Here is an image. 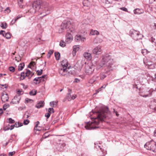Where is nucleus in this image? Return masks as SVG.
Segmentation results:
<instances>
[{
  "label": "nucleus",
  "instance_id": "nucleus-1",
  "mask_svg": "<svg viewBox=\"0 0 156 156\" xmlns=\"http://www.w3.org/2000/svg\"><path fill=\"white\" fill-rule=\"evenodd\" d=\"M91 115H93L92 117L91 118L92 121L90 123H88L87 125L85 126L87 129H94L99 128L100 127L98 125L102 121H104V119L110 116V112L107 107H104L98 112L92 111Z\"/></svg>",
  "mask_w": 156,
  "mask_h": 156
},
{
  "label": "nucleus",
  "instance_id": "nucleus-2",
  "mask_svg": "<svg viewBox=\"0 0 156 156\" xmlns=\"http://www.w3.org/2000/svg\"><path fill=\"white\" fill-rule=\"evenodd\" d=\"M67 30V33L66 35V42L68 44L71 42L73 37L72 34L69 32L70 31L73 32L74 31V27L73 24L69 21H64L62 23L60 29L59 30V32H62L64 30Z\"/></svg>",
  "mask_w": 156,
  "mask_h": 156
},
{
  "label": "nucleus",
  "instance_id": "nucleus-3",
  "mask_svg": "<svg viewBox=\"0 0 156 156\" xmlns=\"http://www.w3.org/2000/svg\"><path fill=\"white\" fill-rule=\"evenodd\" d=\"M115 62L113 57L106 54L104 56L99 65L97 66V69H99L101 68L106 67L107 71H112V66Z\"/></svg>",
  "mask_w": 156,
  "mask_h": 156
},
{
  "label": "nucleus",
  "instance_id": "nucleus-4",
  "mask_svg": "<svg viewBox=\"0 0 156 156\" xmlns=\"http://www.w3.org/2000/svg\"><path fill=\"white\" fill-rule=\"evenodd\" d=\"M48 4L47 3H42L39 1H36L34 2L32 4V7L39 11L40 14H44L43 16L49 14L50 12L48 7Z\"/></svg>",
  "mask_w": 156,
  "mask_h": 156
},
{
  "label": "nucleus",
  "instance_id": "nucleus-5",
  "mask_svg": "<svg viewBox=\"0 0 156 156\" xmlns=\"http://www.w3.org/2000/svg\"><path fill=\"white\" fill-rule=\"evenodd\" d=\"M68 62L66 59L63 60L62 62V68L59 70V72L62 76H68L69 74H71L69 70V67H68Z\"/></svg>",
  "mask_w": 156,
  "mask_h": 156
},
{
  "label": "nucleus",
  "instance_id": "nucleus-6",
  "mask_svg": "<svg viewBox=\"0 0 156 156\" xmlns=\"http://www.w3.org/2000/svg\"><path fill=\"white\" fill-rule=\"evenodd\" d=\"M144 147L147 149L153 151L156 154V143L154 140H151L147 142Z\"/></svg>",
  "mask_w": 156,
  "mask_h": 156
},
{
  "label": "nucleus",
  "instance_id": "nucleus-7",
  "mask_svg": "<svg viewBox=\"0 0 156 156\" xmlns=\"http://www.w3.org/2000/svg\"><path fill=\"white\" fill-rule=\"evenodd\" d=\"M129 33L130 36L135 41L141 39L143 37V35L139 32L134 30H130Z\"/></svg>",
  "mask_w": 156,
  "mask_h": 156
},
{
  "label": "nucleus",
  "instance_id": "nucleus-8",
  "mask_svg": "<svg viewBox=\"0 0 156 156\" xmlns=\"http://www.w3.org/2000/svg\"><path fill=\"white\" fill-rule=\"evenodd\" d=\"M152 86L153 87L148 91V93H146L145 94L141 96L144 97L146 98L147 97L150 96L153 91H156V83L154 82L153 83Z\"/></svg>",
  "mask_w": 156,
  "mask_h": 156
},
{
  "label": "nucleus",
  "instance_id": "nucleus-9",
  "mask_svg": "<svg viewBox=\"0 0 156 156\" xmlns=\"http://www.w3.org/2000/svg\"><path fill=\"white\" fill-rule=\"evenodd\" d=\"M20 99L21 97L19 95H16L12 99V101L10 102V104H18L19 103Z\"/></svg>",
  "mask_w": 156,
  "mask_h": 156
},
{
  "label": "nucleus",
  "instance_id": "nucleus-10",
  "mask_svg": "<svg viewBox=\"0 0 156 156\" xmlns=\"http://www.w3.org/2000/svg\"><path fill=\"white\" fill-rule=\"evenodd\" d=\"M94 70V69L93 66H89L86 67L85 72L87 74L90 75L92 73Z\"/></svg>",
  "mask_w": 156,
  "mask_h": 156
},
{
  "label": "nucleus",
  "instance_id": "nucleus-11",
  "mask_svg": "<svg viewBox=\"0 0 156 156\" xmlns=\"http://www.w3.org/2000/svg\"><path fill=\"white\" fill-rule=\"evenodd\" d=\"M102 49L100 46H98L94 48L93 50L94 54H99L101 53Z\"/></svg>",
  "mask_w": 156,
  "mask_h": 156
},
{
  "label": "nucleus",
  "instance_id": "nucleus-12",
  "mask_svg": "<svg viewBox=\"0 0 156 156\" xmlns=\"http://www.w3.org/2000/svg\"><path fill=\"white\" fill-rule=\"evenodd\" d=\"M95 146V147L96 148H100V150H101V152H102V154H99V156H104L106 154V153L105 151L101 147L100 145H98V143L96 144L95 143L94 144Z\"/></svg>",
  "mask_w": 156,
  "mask_h": 156
},
{
  "label": "nucleus",
  "instance_id": "nucleus-13",
  "mask_svg": "<svg viewBox=\"0 0 156 156\" xmlns=\"http://www.w3.org/2000/svg\"><path fill=\"white\" fill-rule=\"evenodd\" d=\"M83 56L86 59L90 60L92 59V56L90 53L85 52L83 54Z\"/></svg>",
  "mask_w": 156,
  "mask_h": 156
},
{
  "label": "nucleus",
  "instance_id": "nucleus-14",
  "mask_svg": "<svg viewBox=\"0 0 156 156\" xmlns=\"http://www.w3.org/2000/svg\"><path fill=\"white\" fill-rule=\"evenodd\" d=\"M1 99L3 102H5L8 101L9 96L7 94H3L1 97Z\"/></svg>",
  "mask_w": 156,
  "mask_h": 156
},
{
  "label": "nucleus",
  "instance_id": "nucleus-15",
  "mask_svg": "<svg viewBox=\"0 0 156 156\" xmlns=\"http://www.w3.org/2000/svg\"><path fill=\"white\" fill-rule=\"evenodd\" d=\"M151 105L150 106V108L152 109H154V111L156 112V99H154L151 101Z\"/></svg>",
  "mask_w": 156,
  "mask_h": 156
},
{
  "label": "nucleus",
  "instance_id": "nucleus-16",
  "mask_svg": "<svg viewBox=\"0 0 156 156\" xmlns=\"http://www.w3.org/2000/svg\"><path fill=\"white\" fill-rule=\"evenodd\" d=\"M25 74L26 76L28 77L29 79H30L34 75V73L31 72L29 69H27Z\"/></svg>",
  "mask_w": 156,
  "mask_h": 156
},
{
  "label": "nucleus",
  "instance_id": "nucleus-17",
  "mask_svg": "<svg viewBox=\"0 0 156 156\" xmlns=\"http://www.w3.org/2000/svg\"><path fill=\"white\" fill-rule=\"evenodd\" d=\"M133 12L135 14H140L144 12L143 9L138 8L134 10Z\"/></svg>",
  "mask_w": 156,
  "mask_h": 156
},
{
  "label": "nucleus",
  "instance_id": "nucleus-18",
  "mask_svg": "<svg viewBox=\"0 0 156 156\" xmlns=\"http://www.w3.org/2000/svg\"><path fill=\"white\" fill-rule=\"evenodd\" d=\"M44 106V102L43 101H40L36 105V107L38 108H40L43 107Z\"/></svg>",
  "mask_w": 156,
  "mask_h": 156
},
{
  "label": "nucleus",
  "instance_id": "nucleus-19",
  "mask_svg": "<svg viewBox=\"0 0 156 156\" xmlns=\"http://www.w3.org/2000/svg\"><path fill=\"white\" fill-rule=\"evenodd\" d=\"M109 71H107V70L105 72V73H101L100 74V79L101 80H103L106 77V75H105V73H107L108 72H109Z\"/></svg>",
  "mask_w": 156,
  "mask_h": 156
},
{
  "label": "nucleus",
  "instance_id": "nucleus-20",
  "mask_svg": "<svg viewBox=\"0 0 156 156\" xmlns=\"http://www.w3.org/2000/svg\"><path fill=\"white\" fill-rule=\"evenodd\" d=\"M41 78V77H36L34 79V81L38 82V83H37V82L35 83L36 84H38V83H40V82H42V80H41V79H40Z\"/></svg>",
  "mask_w": 156,
  "mask_h": 156
},
{
  "label": "nucleus",
  "instance_id": "nucleus-21",
  "mask_svg": "<svg viewBox=\"0 0 156 156\" xmlns=\"http://www.w3.org/2000/svg\"><path fill=\"white\" fill-rule=\"evenodd\" d=\"M90 33L93 35H98L99 34V32L96 30H91Z\"/></svg>",
  "mask_w": 156,
  "mask_h": 156
},
{
  "label": "nucleus",
  "instance_id": "nucleus-22",
  "mask_svg": "<svg viewBox=\"0 0 156 156\" xmlns=\"http://www.w3.org/2000/svg\"><path fill=\"white\" fill-rule=\"evenodd\" d=\"M81 36L79 35H76L75 37V40L76 42H79L80 40Z\"/></svg>",
  "mask_w": 156,
  "mask_h": 156
},
{
  "label": "nucleus",
  "instance_id": "nucleus-23",
  "mask_svg": "<svg viewBox=\"0 0 156 156\" xmlns=\"http://www.w3.org/2000/svg\"><path fill=\"white\" fill-rule=\"evenodd\" d=\"M37 92V90L34 89L30 92L29 94L31 96H34L36 94Z\"/></svg>",
  "mask_w": 156,
  "mask_h": 156
},
{
  "label": "nucleus",
  "instance_id": "nucleus-24",
  "mask_svg": "<svg viewBox=\"0 0 156 156\" xmlns=\"http://www.w3.org/2000/svg\"><path fill=\"white\" fill-rule=\"evenodd\" d=\"M24 65V64L23 62L20 63L19 66L18 70L19 71L22 70L23 68Z\"/></svg>",
  "mask_w": 156,
  "mask_h": 156
},
{
  "label": "nucleus",
  "instance_id": "nucleus-25",
  "mask_svg": "<svg viewBox=\"0 0 156 156\" xmlns=\"http://www.w3.org/2000/svg\"><path fill=\"white\" fill-rule=\"evenodd\" d=\"M55 55L57 60H58L60 58V54L58 52H55Z\"/></svg>",
  "mask_w": 156,
  "mask_h": 156
},
{
  "label": "nucleus",
  "instance_id": "nucleus-26",
  "mask_svg": "<svg viewBox=\"0 0 156 156\" xmlns=\"http://www.w3.org/2000/svg\"><path fill=\"white\" fill-rule=\"evenodd\" d=\"M66 42L62 40L60 42L59 45L60 46L62 47H64L66 46Z\"/></svg>",
  "mask_w": 156,
  "mask_h": 156
},
{
  "label": "nucleus",
  "instance_id": "nucleus-27",
  "mask_svg": "<svg viewBox=\"0 0 156 156\" xmlns=\"http://www.w3.org/2000/svg\"><path fill=\"white\" fill-rule=\"evenodd\" d=\"M0 26L3 29H5L7 27V24L5 23H2L1 24Z\"/></svg>",
  "mask_w": 156,
  "mask_h": 156
},
{
  "label": "nucleus",
  "instance_id": "nucleus-28",
  "mask_svg": "<svg viewBox=\"0 0 156 156\" xmlns=\"http://www.w3.org/2000/svg\"><path fill=\"white\" fill-rule=\"evenodd\" d=\"M57 102L56 101H51L50 102V105L51 106L54 107L55 105H56Z\"/></svg>",
  "mask_w": 156,
  "mask_h": 156
},
{
  "label": "nucleus",
  "instance_id": "nucleus-29",
  "mask_svg": "<svg viewBox=\"0 0 156 156\" xmlns=\"http://www.w3.org/2000/svg\"><path fill=\"white\" fill-rule=\"evenodd\" d=\"M37 11H38L33 7L30 10V12L33 14L35 13Z\"/></svg>",
  "mask_w": 156,
  "mask_h": 156
},
{
  "label": "nucleus",
  "instance_id": "nucleus-30",
  "mask_svg": "<svg viewBox=\"0 0 156 156\" xmlns=\"http://www.w3.org/2000/svg\"><path fill=\"white\" fill-rule=\"evenodd\" d=\"M26 76L25 73L24 72H22L20 75V79L23 80L25 79Z\"/></svg>",
  "mask_w": 156,
  "mask_h": 156
},
{
  "label": "nucleus",
  "instance_id": "nucleus-31",
  "mask_svg": "<svg viewBox=\"0 0 156 156\" xmlns=\"http://www.w3.org/2000/svg\"><path fill=\"white\" fill-rule=\"evenodd\" d=\"M53 50H49V51L48 52V54L47 55V58H49L50 57L51 55H52L53 54Z\"/></svg>",
  "mask_w": 156,
  "mask_h": 156
},
{
  "label": "nucleus",
  "instance_id": "nucleus-32",
  "mask_svg": "<svg viewBox=\"0 0 156 156\" xmlns=\"http://www.w3.org/2000/svg\"><path fill=\"white\" fill-rule=\"evenodd\" d=\"M89 3L88 0H83V3L84 6H87Z\"/></svg>",
  "mask_w": 156,
  "mask_h": 156
},
{
  "label": "nucleus",
  "instance_id": "nucleus-33",
  "mask_svg": "<svg viewBox=\"0 0 156 156\" xmlns=\"http://www.w3.org/2000/svg\"><path fill=\"white\" fill-rule=\"evenodd\" d=\"M15 127H19L21 126H23V124L22 123H20L19 122H18L17 123H16L14 125Z\"/></svg>",
  "mask_w": 156,
  "mask_h": 156
},
{
  "label": "nucleus",
  "instance_id": "nucleus-34",
  "mask_svg": "<svg viewBox=\"0 0 156 156\" xmlns=\"http://www.w3.org/2000/svg\"><path fill=\"white\" fill-rule=\"evenodd\" d=\"M35 65V63L34 62H32L30 63L29 65L28 66V67L31 68V66H33L34 67Z\"/></svg>",
  "mask_w": 156,
  "mask_h": 156
},
{
  "label": "nucleus",
  "instance_id": "nucleus-35",
  "mask_svg": "<svg viewBox=\"0 0 156 156\" xmlns=\"http://www.w3.org/2000/svg\"><path fill=\"white\" fill-rule=\"evenodd\" d=\"M73 51H76L79 49V47L78 45H75L73 46Z\"/></svg>",
  "mask_w": 156,
  "mask_h": 156
},
{
  "label": "nucleus",
  "instance_id": "nucleus-36",
  "mask_svg": "<svg viewBox=\"0 0 156 156\" xmlns=\"http://www.w3.org/2000/svg\"><path fill=\"white\" fill-rule=\"evenodd\" d=\"M48 113H50V114L53 113L54 112V109L52 108H49L48 110Z\"/></svg>",
  "mask_w": 156,
  "mask_h": 156
},
{
  "label": "nucleus",
  "instance_id": "nucleus-37",
  "mask_svg": "<svg viewBox=\"0 0 156 156\" xmlns=\"http://www.w3.org/2000/svg\"><path fill=\"white\" fill-rule=\"evenodd\" d=\"M41 77L40 79L42 80V79H43V81H44L47 78V75H43L41 77Z\"/></svg>",
  "mask_w": 156,
  "mask_h": 156
},
{
  "label": "nucleus",
  "instance_id": "nucleus-38",
  "mask_svg": "<svg viewBox=\"0 0 156 156\" xmlns=\"http://www.w3.org/2000/svg\"><path fill=\"white\" fill-rule=\"evenodd\" d=\"M5 37L6 39H9L11 37V35L9 33H7L5 34Z\"/></svg>",
  "mask_w": 156,
  "mask_h": 156
},
{
  "label": "nucleus",
  "instance_id": "nucleus-39",
  "mask_svg": "<svg viewBox=\"0 0 156 156\" xmlns=\"http://www.w3.org/2000/svg\"><path fill=\"white\" fill-rule=\"evenodd\" d=\"M23 92L22 89L19 90L17 91V94H18V95L20 96V95L23 94Z\"/></svg>",
  "mask_w": 156,
  "mask_h": 156
},
{
  "label": "nucleus",
  "instance_id": "nucleus-40",
  "mask_svg": "<svg viewBox=\"0 0 156 156\" xmlns=\"http://www.w3.org/2000/svg\"><path fill=\"white\" fill-rule=\"evenodd\" d=\"M33 102V100L32 99H29L28 98H26L25 99V103H28V102H30L31 103Z\"/></svg>",
  "mask_w": 156,
  "mask_h": 156
},
{
  "label": "nucleus",
  "instance_id": "nucleus-41",
  "mask_svg": "<svg viewBox=\"0 0 156 156\" xmlns=\"http://www.w3.org/2000/svg\"><path fill=\"white\" fill-rule=\"evenodd\" d=\"M141 53L144 55H145L147 53V50L146 49H143L141 51Z\"/></svg>",
  "mask_w": 156,
  "mask_h": 156
},
{
  "label": "nucleus",
  "instance_id": "nucleus-42",
  "mask_svg": "<svg viewBox=\"0 0 156 156\" xmlns=\"http://www.w3.org/2000/svg\"><path fill=\"white\" fill-rule=\"evenodd\" d=\"M15 122V121L12 119L11 118H9L8 119V122L9 123H13Z\"/></svg>",
  "mask_w": 156,
  "mask_h": 156
},
{
  "label": "nucleus",
  "instance_id": "nucleus-43",
  "mask_svg": "<svg viewBox=\"0 0 156 156\" xmlns=\"http://www.w3.org/2000/svg\"><path fill=\"white\" fill-rule=\"evenodd\" d=\"M148 67L149 69H153L155 68V65H152L150 64H148Z\"/></svg>",
  "mask_w": 156,
  "mask_h": 156
},
{
  "label": "nucleus",
  "instance_id": "nucleus-44",
  "mask_svg": "<svg viewBox=\"0 0 156 156\" xmlns=\"http://www.w3.org/2000/svg\"><path fill=\"white\" fill-rule=\"evenodd\" d=\"M9 70L10 71L13 72L15 70V68L13 66H10L9 68Z\"/></svg>",
  "mask_w": 156,
  "mask_h": 156
},
{
  "label": "nucleus",
  "instance_id": "nucleus-45",
  "mask_svg": "<svg viewBox=\"0 0 156 156\" xmlns=\"http://www.w3.org/2000/svg\"><path fill=\"white\" fill-rule=\"evenodd\" d=\"M66 98L69 101H70L71 100V96L70 93H69L66 96Z\"/></svg>",
  "mask_w": 156,
  "mask_h": 156
},
{
  "label": "nucleus",
  "instance_id": "nucleus-46",
  "mask_svg": "<svg viewBox=\"0 0 156 156\" xmlns=\"http://www.w3.org/2000/svg\"><path fill=\"white\" fill-rule=\"evenodd\" d=\"M42 71H43V70L42 69H41L40 70H37V75L38 76L41 75L42 74Z\"/></svg>",
  "mask_w": 156,
  "mask_h": 156
},
{
  "label": "nucleus",
  "instance_id": "nucleus-47",
  "mask_svg": "<svg viewBox=\"0 0 156 156\" xmlns=\"http://www.w3.org/2000/svg\"><path fill=\"white\" fill-rule=\"evenodd\" d=\"M5 34L6 33L4 30H1L0 31V34L2 35L4 37H5Z\"/></svg>",
  "mask_w": 156,
  "mask_h": 156
},
{
  "label": "nucleus",
  "instance_id": "nucleus-48",
  "mask_svg": "<svg viewBox=\"0 0 156 156\" xmlns=\"http://www.w3.org/2000/svg\"><path fill=\"white\" fill-rule=\"evenodd\" d=\"M29 122V121L28 119L24 120L23 122V124L25 125H27L28 124Z\"/></svg>",
  "mask_w": 156,
  "mask_h": 156
},
{
  "label": "nucleus",
  "instance_id": "nucleus-49",
  "mask_svg": "<svg viewBox=\"0 0 156 156\" xmlns=\"http://www.w3.org/2000/svg\"><path fill=\"white\" fill-rule=\"evenodd\" d=\"M49 136V135L48 134V133H45L43 135V137L44 138H46Z\"/></svg>",
  "mask_w": 156,
  "mask_h": 156
},
{
  "label": "nucleus",
  "instance_id": "nucleus-50",
  "mask_svg": "<svg viewBox=\"0 0 156 156\" xmlns=\"http://www.w3.org/2000/svg\"><path fill=\"white\" fill-rule=\"evenodd\" d=\"M108 84H107L106 85H103V86H102L100 88H99V89H98V90L99 91H101V89L102 88H105L106 87V86Z\"/></svg>",
  "mask_w": 156,
  "mask_h": 156
},
{
  "label": "nucleus",
  "instance_id": "nucleus-51",
  "mask_svg": "<svg viewBox=\"0 0 156 156\" xmlns=\"http://www.w3.org/2000/svg\"><path fill=\"white\" fill-rule=\"evenodd\" d=\"M3 106L4 108L5 107L6 109L9 107V105L8 104L6 103Z\"/></svg>",
  "mask_w": 156,
  "mask_h": 156
},
{
  "label": "nucleus",
  "instance_id": "nucleus-52",
  "mask_svg": "<svg viewBox=\"0 0 156 156\" xmlns=\"http://www.w3.org/2000/svg\"><path fill=\"white\" fill-rule=\"evenodd\" d=\"M15 154V151H13L11 152H10L9 153V156H12L13 154Z\"/></svg>",
  "mask_w": 156,
  "mask_h": 156
},
{
  "label": "nucleus",
  "instance_id": "nucleus-53",
  "mask_svg": "<svg viewBox=\"0 0 156 156\" xmlns=\"http://www.w3.org/2000/svg\"><path fill=\"white\" fill-rule=\"evenodd\" d=\"M50 113L48 112L45 114V116L48 119L50 117Z\"/></svg>",
  "mask_w": 156,
  "mask_h": 156
},
{
  "label": "nucleus",
  "instance_id": "nucleus-54",
  "mask_svg": "<svg viewBox=\"0 0 156 156\" xmlns=\"http://www.w3.org/2000/svg\"><path fill=\"white\" fill-rule=\"evenodd\" d=\"M16 21V20L14 18V19L12 20L10 23V24L13 25L14 24L15 22Z\"/></svg>",
  "mask_w": 156,
  "mask_h": 156
},
{
  "label": "nucleus",
  "instance_id": "nucleus-55",
  "mask_svg": "<svg viewBox=\"0 0 156 156\" xmlns=\"http://www.w3.org/2000/svg\"><path fill=\"white\" fill-rule=\"evenodd\" d=\"M85 39H86V38L85 37H82L81 36V39H80V41L81 42H83L84 41H85Z\"/></svg>",
  "mask_w": 156,
  "mask_h": 156
},
{
  "label": "nucleus",
  "instance_id": "nucleus-56",
  "mask_svg": "<svg viewBox=\"0 0 156 156\" xmlns=\"http://www.w3.org/2000/svg\"><path fill=\"white\" fill-rule=\"evenodd\" d=\"M10 128H9V126H6L4 128V130L5 131H7L9 130Z\"/></svg>",
  "mask_w": 156,
  "mask_h": 156
},
{
  "label": "nucleus",
  "instance_id": "nucleus-57",
  "mask_svg": "<svg viewBox=\"0 0 156 156\" xmlns=\"http://www.w3.org/2000/svg\"><path fill=\"white\" fill-rule=\"evenodd\" d=\"M76 95H75V94L73 95L72 97L71 96V99L73 100V99H75V98H76Z\"/></svg>",
  "mask_w": 156,
  "mask_h": 156
},
{
  "label": "nucleus",
  "instance_id": "nucleus-58",
  "mask_svg": "<svg viewBox=\"0 0 156 156\" xmlns=\"http://www.w3.org/2000/svg\"><path fill=\"white\" fill-rule=\"evenodd\" d=\"M120 9L122 10L126 11V12L127 11V9L125 7H122V8H121Z\"/></svg>",
  "mask_w": 156,
  "mask_h": 156
},
{
  "label": "nucleus",
  "instance_id": "nucleus-59",
  "mask_svg": "<svg viewBox=\"0 0 156 156\" xmlns=\"http://www.w3.org/2000/svg\"><path fill=\"white\" fill-rule=\"evenodd\" d=\"M113 112L114 113H115L117 116H118L119 115V114H118L117 112L116 111H115V109H113Z\"/></svg>",
  "mask_w": 156,
  "mask_h": 156
},
{
  "label": "nucleus",
  "instance_id": "nucleus-60",
  "mask_svg": "<svg viewBox=\"0 0 156 156\" xmlns=\"http://www.w3.org/2000/svg\"><path fill=\"white\" fill-rule=\"evenodd\" d=\"M39 124V121H37L36 122V124L34 127H35V128L38 127V126Z\"/></svg>",
  "mask_w": 156,
  "mask_h": 156
},
{
  "label": "nucleus",
  "instance_id": "nucleus-61",
  "mask_svg": "<svg viewBox=\"0 0 156 156\" xmlns=\"http://www.w3.org/2000/svg\"><path fill=\"white\" fill-rule=\"evenodd\" d=\"M22 16L20 15H18L17 16L16 18H15V19L16 20H17L18 19L20 18Z\"/></svg>",
  "mask_w": 156,
  "mask_h": 156
},
{
  "label": "nucleus",
  "instance_id": "nucleus-62",
  "mask_svg": "<svg viewBox=\"0 0 156 156\" xmlns=\"http://www.w3.org/2000/svg\"><path fill=\"white\" fill-rule=\"evenodd\" d=\"M133 89H138V87L136 85H133Z\"/></svg>",
  "mask_w": 156,
  "mask_h": 156
},
{
  "label": "nucleus",
  "instance_id": "nucleus-63",
  "mask_svg": "<svg viewBox=\"0 0 156 156\" xmlns=\"http://www.w3.org/2000/svg\"><path fill=\"white\" fill-rule=\"evenodd\" d=\"M95 80H94V79H91L90 81H89V83H93L95 81Z\"/></svg>",
  "mask_w": 156,
  "mask_h": 156
},
{
  "label": "nucleus",
  "instance_id": "nucleus-64",
  "mask_svg": "<svg viewBox=\"0 0 156 156\" xmlns=\"http://www.w3.org/2000/svg\"><path fill=\"white\" fill-rule=\"evenodd\" d=\"M80 81V80L77 78H75V80L74 81V82L78 83Z\"/></svg>",
  "mask_w": 156,
  "mask_h": 156
}]
</instances>
